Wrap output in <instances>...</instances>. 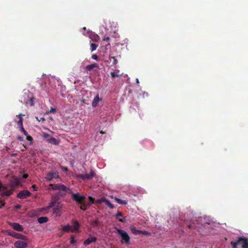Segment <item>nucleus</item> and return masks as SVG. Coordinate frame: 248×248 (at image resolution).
Masks as SVG:
<instances>
[{
  "label": "nucleus",
  "instance_id": "f257e3e1",
  "mask_svg": "<svg viewBox=\"0 0 248 248\" xmlns=\"http://www.w3.org/2000/svg\"><path fill=\"white\" fill-rule=\"evenodd\" d=\"M33 96L32 93L28 90H24L23 91V97L20 101L24 104H28L30 103L31 106H33Z\"/></svg>",
  "mask_w": 248,
  "mask_h": 248
},
{
  "label": "nucleus",
  "instance_id": "f03ea898",
  "mask_svg": "<svg viewBox=\"0 0 248 248\" xmlns=\"http://www.w3.org/2000/svg\"><path fill=\"white\" fill-rule=\"evenodd\" d=\"M81 32L83 35L88 36L93 41L97 42L99 39V36L97 34L90 30H87L85 27L82 29Z\"/></svg>",
  "mask_w": 248,
  "mask_h": 248
},
{
  "label": "nucleus",
  "instance_id": "7ed1b4c3",
  "mask_svg": "<svg viewBox=\"0 0 248 248\" xmlns=\"http://www.w3.org/2000/svg\"><path fill=\"white\" fill-rule=\"evenodd\" d=\"M49 189H52L53 190H59L62 192H65L69 193V189L70 188L67 187L65 185L58 183L56 184H49Z\"/></svg>",
  "mask_w": 248,
  "mask_h": 248
},
{
  "label": "nucleus",
  "instance_id": "20e7f679",
  "mask_svg": "<svg viewBox=\"0 0 248 248\" xmlns=\"http://www.w3.org/2000/svg\"><path fill=\"white\" fill-rule=\"evenodd\" d=\"M116 231L122 238V243L128 244L130 242V237L127 232L120 229H116Z\"/></svg>",
  "mask_w": 248,
  "mask_h": 248
},
{
  "label": "nucleus",
  "instance_id": "39448f33",
  "mask_svg": "<svg viewBox=\"0 0 248 248\" xmlns=\"http://www.w3.org/2000/svg\"><path fill=\"white\" fill-rule=\"evenodd\" d=\"M69 193L71 195L72 199L78 204H82L86 198L84 196L73 193L71 189H69Z\"/></svg>",
  "mask_w": 248,
  "mask_h": 248
},
{
  "label": "nucleus",
  "instance_id": "423d86ee",
  "mask_svg": "<svg viewBox=\"0 0 248 248\" xmlns=\"http://www.w3.org/2000/svg\"><path fill=\"white\" fill-rule=\"evenodd\" d=\"M95 173L93 170H91L89 173H86L85 174H79L77 175V177L83 181L91 180L95 175Z\"/></svg>",
  "mask_w": 248,
  "mask_h": 248
},
{
  "label": "nucleus",
  "instance_id": "0eeeda50",
  "mask_svg": "<svg viewBox=\"0 0 248 248\" xmlns=\"http://www.w3.org/2000/svg\"><path fill=\"white\" fill-rule=\"evenodd\" d=\"M0 192L2 196H9L13 194L12 190H7V186L3 185L0 181Z\"/></svg>",
  "mask_w": 248,
  "mask_h": 248
},
{
  "label": "nucleus",
  "instance_id": "6e6552de",
  "mask_svg": "<svg viewBox=\"0 0 248 248\" xmlns=\"http://www.w3.org/2000/svg\"><path fill=\"white\" fill-rule=\"evenodd\" d=\"M65 195V194H63L62 193L58 192L56 193L54 195L52 196L51 201L49 205H51L52 207L55 204H56L58 201H59L60 197L62 196H63Z\"/></svg>",
  "mask_w": 248,
  "mask_h": 248
},
{
  "label": "nucleus",
  "instance_id": "1a4fd4ad",
  "mask_svg": "<svg viewBox=\"0 0 248 248\" xmlns=\"http://www.w3.org/2000/svg\"><path fill=\"white\" fill-rule=\"evenodd\" d=\"M22 116H24V115L20 114L17 115V116L19 118V121H16V122L18 125L20 131L22 132L25 136H27L28 135V132L24 129L23 127V118L22 117Z\"/></svg>",
  "mask_w": 248,
  "mask_h": 248
},
{
  "label": "nucleus",
  "instance_id": "9d476101",
  "mask_svg": "<svg viewBox=\"0 0 248 248\" xmlns=\"http://www.w3.org/2000/svg\"><path fill=\"white\" fill-rule=\"evenodd\" d=\"M59 177L58 172L54 171L48 172L45 177L46 179L48 181H50L53 179H57Z\"/></svg>",
  "mask_w": 248,
  "mask_h": 248
},
{
  "label": "nucleus",
  "instance_id": "9b49d317",
  "mask_svg": "<svg viewBox=\"0 0 248 248\" xmlns=\"http://www.w3.org/2000/svg\"><path fill=\"white\" fill-rule=\"evenodd\" d=\"M90 201L88 202H83L82 204L80 206V208L83 210L85 211L88 206H91L92 204L94 203V198L91 196L89 197Z\"/></svg>",
  "mask_w": 248,
  "mask_h": 248
},
{
  "label": "nucleus",
  "instance_id": "f8f14e48",
  "mask_svg": "<svg viewBox=\"0 0 248 248\" xmlns=\"http://www.w3.org/2000/svg\"><path fill=\"white\" fill-rule=\"evenodd\" d=\"M21 181L20 179L17 177L15 178L13 180L10 181V186L11 187L12 190L13 192L14 191V189L20 184ZM7 190H8L7 188Z\"/></svg>",
  "mask_w": 248,
  "mask_h": 248
},
{
  "label": "nucleus",
  "instance_id": "ddd939ff",
  "mask_svg": "<svg viewBox=\"0 0 248 248\" xmlns=\"http://www.w3.org/2000/svg\"><path fill=\"white\" fill-rule=\"evenodd\" d=\"M31 193L28 190H22L20 191L17 195V198L19 199H26L30 197Z\"/></svg>",
  "mask_w": 248,
  "mask_h": 248
},
{
  "label": "nucleus",
  "instance_id": "4468645a",
  "mask_svg": "<svg viewBox=\"0 0 248 248\" xmlns=\"http://www.w3.org/2000/svg\"><path fill=\"white\" fill-rule=\"evenodd\" d=\"M14 246L16 248H27L28 244L25 242L18 240L15 243Z\"/></svg>",
  "mask_w": 248,
  "mask_h": 248
},
{
  "label": "nucleus",
  "instance_id": "2eb2a0df",
  "mask_svg": "<svg viewBox=\"0 0 248 248\" xmlns=\"http://www.w3.org/2000/svg\"><path fill=\"white\" fill-rule=\"evenodd\" d=\"M105 132L103 131H96L95 134L93 135V138L97 141H98L99 143L101 142V140H103L102 138V135L104 134Z\"/></svg>",
  "mask_w": 248,
  "mask_h": 248
},
{
  "label": "nucleus",
  "instance_id": "dca6fc26",
  "mask_svg": "<svg viewBox=\"0 0 248 248\" xmlns=\"http://www.w3.org/2000/svg\"><path fill=\"white\" fill-rule=\"evenodd\" d=\"M53 213L57 217H60L62 214V205L59 203L57 206L53 208Z\"/></svg>",
  "mask_w": 248,
  "mask_h": 248
},
{
  "label": "nucleus",
  "instance_id": "f3484780",
  "mask_svg": "<svg viewBox=\"0 0 248 248\" xmlns=\"http://www.w3.org/2000/svg\"><path fill=\"white\" fill-rule=\"evenodd\" d=\"M240 243H242V248H248V238L244 236L239 237Z\"/></svg>",
  "mask_w": 248,
  "mask_h": 248
},
{
  "label": "nucleus",
  "instance_id": "a211bd4d",
  "mask_svg": "<svg viewBox=\"0 0 248 248\" xmlns=\"http://www.w3.org/2000/svg\"><path fill=\"white\" fill-rule=\"evenodd\" d=\"M9 234H10V235L12 236L17 239H22V240H27V236L23 235L21 234L16 233L14 232L10 233Z\"/></svg>",
  "mask_w": 248,
  "mask_h": 248
},
{
  "label": "nucleus",
  "instance_id": "6ab92c4d",
  "mask_svg": "<svg viewBox=\"0 0 248 248\" xmlns=\"http://www.w3.org/2000/svg\"><path fill=\"white\" fill-rule=\"evenodd\" d=\"M10 225L16 231L22 232L23 230V227L18 223H11Z\"/></svg>",
  "mask_w": 248,
  "mask_h": 248
},
{
  "label": "nucleus",
  "instance_id": "aec40b11",
  "mask_svg": "<svg viewBox=\"0 0 248 248\" xmlns=\"http://www.w3.org/2000/svg\"><path fill=\"white\" fill-rule=\"evenodd\" d=\"M102 99L101 98H100L99 96V94H97L93 98L92 102V106L93 108H95L97 106L98 104L99 101H102Z\"/></svg>",
  "mask_w": 248,
  "mask_h": 248
},
{
  "label": "nucleus",
  "instance_id": "412c9836",
  "mask_svg": "<svg viewBox=\"0 0 248 248\" xmlns=\"http://www.w3.org/2000/svg\"><path fill=\"white\" fill-rule=\"evenodd\" d=\"M97 240V238L93 236H90L84 241V245L87 246L93 242H95Z\"/></svg>",
  "mask_w": 248,
  "mask_h": 248
},
{
  "label": "nucleus",
  "instance_id": "4be33fe9",
  "mask_svg": "<svg viewBox=\"0 0 248 248\" xmlns=\"http://www.w3.org/2000/svg\"><path fill=\"white\" fill-rule=\"evenodd\" d=\"M47 142L49 143H51L54 145H58L59 143V141L56 138L51 137L47 140Z\"/></svg>",
  "mask_w": 248,
  "mask_h": 248
},
{
  "label": "nucleus",
  "instance_id": "5701e85b",
  "mask_svg": "<svg viewBox=\"0 0 248 248\" xmlns=\"http://www.w3.org/2000/svg\"><path fill=\"white\" fill-rule=\"evenodd\" d=\"M114 200L119 204L126 205L127 203V202L126 201L121 200L117 197H115Z\"/></svg>",
  "mask_w": 248,
  "mask_h": 248
},
{
  "label": "nucleus",
  "instance_id": "b1692460",
  "mask_svg": "<svg viewBox=\"0 0 248 248\" xmlns=\"http://www.w3.org/2000/svg\"><path fill=\"white\" fill-rule=\"evenodd\" d=\"M62 231L63 232H69L70 231H73V230L71 226L68 224L62 227Z\"/></svg>",
  "mask_w": 248,
  "mask_h": 248
},
{
  "label": "nucleus",
  "instance_id": "393cba45",
  "mask_svg": "<svg viewBox=\"0 0 248 248\" xmlns=\"http://www.w3.org/2000/svg\"><path fill=\"white\" fill-rule=\"evenodd\" d=\"M48 220V218L46 217H40L37 219L38 222L40 224L46 223L47 222Z\"/></svg>",
  "mask_w": 248,
  "mask_h": 248
},
{
  "label": "nucleus",
  "instance_id": "a878e982",
  "mask_svg": "<svg viewBox=\"0 0 248 248\" xmlns=\"http://www.w3.org/2000/svg\"><path fill=\"white\" fill-rule=\"evenodd\" d=\"M104 202L106 205H107L108 207H109L110 209H113L114 208V205L111 203L110 201L108 200L107 198H105V199H104Z\"/></svg>",
  "mask_w": 248,
  "mask_h": 248
},
{
  "label": "nucleus",
  "instance_id": "bb28decb",
  "mask_svg": "<svg viewBox=\"0 0 248 248\" xmlns=\"http://www.w3.org/2000/svg\"><path fill=\"white\" fill-rule=\"evenodd\" d=\"M130 230L131 232L135 235L140 234V230L136 229V228L134 227H130Z\"/></svg>",
  "mask_w": 248,
  "mask_h": 248
},
{
  "label": "nucleus",
  "instance_id": "cd10ccee",
  "mask_svg": "<svg viewBox=\"0 0 248 248\" xmlns=\"http://www.w3.org/2000/svg\"><path fill=\"white\" fill-rule=\"evenodd\" d=\"M96 66H97V64H95V63L88 65L86 66V69L87 71H90L92 69H93V68H94V67H96Z\"/></svg>",
  "mask_w": 248,
  "mask_h": 248
},
{
  "label": "nucleus",
  "instance_id": "c85d7f7f",
  "mask_svg": "<svg viewBox=\"0 0 248 248\" xmlns=\"http://www.w3.org/2000/svg\"><path fill=\"white\" fill-rule=\"evenodd\" d=\"M105 199V197H102L100 199H97L96 201L94 200V203L101 204L102 202H104V199Z\"/></svg>",
  "mask_w": 248,
  "mask_h": 248
},
{
  "label": "nucleus",
  "instance_id": "c756f323",
  "mask_svg": "<svg viewBox=\"0 0 248 248\" xmlns=\"http://www.w3.org/2000/svg\"><path fill=\"white\" fill-rule=\"evenodd\" d=\"M240 243V241H239V237L238 239L235 242H232L231 244L232 245V248H237V245Z\"/></svg>",
  "mask_w": 248,
  "mask_h": 248
},
{
  "label": "nucleus",
  "instance_id": "7c9ffc66",
  "mask_svg": "<svg viewBox=\"0 0 248 248\" xmlns=\"http://www.w3.org/2000/svg\"><path fill=\"white\" fill-rule=\"evenodd\" d=\"M97 46H98L97 45H96L94 43H91V48H90L91 51L93 52V51L95 50L96 49Z\"/></svg>",
  "mask_w": 248,
  "mask_h": 248
},
{
  "label": "nucleus",
  "instance_id": "2f4dec72",
  "mask_svg": "<svg viewBox=\"0 0 248 248\" xmlns=\"http://www.w3.org/2000/svg\"><path fill=\"white\" fill-rule=\"evenodd\" d=\"M79 226V224L78 222L77 221H75L74 222V229H73V230H75V231L78 230Z\"/></svg>",
  "mask_w": 248,
  "mask_h": 248
},
{
  "label": "nucleus",
  "instance_id": "473e14b6",
  "mask_svg": "<svg viewBox=\"0 0 248 248\" xmlns=\"http://www.w3.org/2000/svg\"><path fill=\"white\" fill-rule=\"evenodd\" d=\"M51 208H52L51 205L49 204L48 206H47L46 207H44L42 208L41 211H46V210H49V209H50Z\"/></svg>",
  "mask_w": 248,
  "mask_h": 248
},
{
  "label": "nucleus",
  "instance_id": "72a5a7b5",
  "mask_svg": "<svg viewBox=\"0 0 248 248\" xmlns=\"http://www.w3.org/2000/svg\"><path fill=\"white\" fill-rule=\"evenodd\" d=\"M51 208H52L51 205L49 204L48 206H47L46 207H44L42 208L41 211H46V210H49V209H50Z\"/></svg>",
  "mask_w": 248,
  "mask_h": 248
},
{
  "label": "nucleus",
  "instance_id": "f704fd0d",
  "mask_svg": "<svg viewBox=\"0 0 248 248\" xmlns=\"http://www.w3.org/2000/svg\"><path fill=\"white\" fill-rule=\"evenodd\" d=\"M110 61H112V62L114 64H116L117 63V60L115 57H111L109 59Z\"/></svg>",
  "mask_w": 248,
  "mask_h": 248
},
{
  "label": "nucleus",
  "instance_id": "c9c22d12",
  "mask_svg": "<svg viewBox=\"0 0 248 248\" xmlns=\"http://www.w3.org/2000/svg\"><path fill=\"white\" fill-rule=\"evenodd\" d=\"M76 243V240L74 239V237L73 236H71L70 237V243L71 244H74Z\"/></svg>",
  "mask_w": 248,
  "mask_h": 248
},
{
  "label": "nucleus",
  "instance_id": "e433bc0d",
  "mask_svg": "<svg viewBox=\"0 0 248 248\" xmlns=\"http://www.w3.org/2000/svg\"><path fill=\"white\" fill-rule=\"evenodd\" d=\"M56 112V109L55 108L51 107L49 111V113H55Z\"/></svg>",
  "mask_w": 248,
  "mask_h": 248
},
{
  "label": "nucleus",
  "instance_id": "4c0bfd02",
  "mask_svg": "<svg viewBox=\"0 0 248 248\" xmlns=\"http://www.w3.org/2000/svg\"><path fill=\"white\" fill-rule=\"evenodd\" d=\"M140 231L141 232H140V234H142L145 235H148L149 234V232L146 231L140 230Z\"/></svg>",
  "mask_w": 248,
  "mask_h": 248
},
{
  "label": "nucleus",
  "instance_id": "58836bf2",
  "mask_svg": "<svg viewBox=\"0 0 248 248\" xmlns=\"http://www.w3.org/2000/svg\"><path fill=\"white\" fill-rule=\"evenodd\" d=\"M92 225L94 226H98V222L97 220H93L92 222Z\"/></svg>",
  "mask_w": 248,
  "mask_h": 248
},
{
  "label": "nucleus",
  "instance_id": "ea45409f",
  "mask_svg": "<svg viewBox=\"0 0 248 248\" xmlns=\"http://www.w3.org/2000/svg\"><path fill=\"white\" fill-rule=\"evenodd\" d=\"M111 76L112 78L119 77V75L115 73V72H111Z\"/></svg>",
  "mask_w": 248,
  "mask_h": 248
},
{
  "label": "nucleus",
  "instance_id": "a19ab883",
  "mask_svg": "<svg viewBox=\"0 0 248 248\" xmlns=\"http://www.w3.org/2000/svg\"><path fill=\"white\" fill-rule=\"evenodd\" d=\"M122 214L121 212H118L116 215H115V217L117 218H118L119 217H122Z\"/></svg>",
  "mask_w": 248,
  "mask_h": 248
},
{
  "label": "nucleus",
  "instance_id": "79ce46f5",
  "mask_svg": "<svg viewBox=\"0 0 248 248\" xmlns=\"http://www.w3.org/2000/svg\"><path fill=\"white\" fill-rule=\"evenodd\" d=\"M27 137V140L29 141H31L32 140V138L31 136H30L28 134L27 136H26Z\"/></svg>",
  "mask_w": 248,
  "mask_h": 248
},
{
  "label": "nucleus",
  "instance_id": "37998d69",
  "mask_svg": "<svg viewBox=\"0 0 248 248\" xmlns=\"http://www.w3.org/2000/svg\"><path fill=\"white\" fill-rule=\"evenodd\" d=\"M92 58L93 59V60H97L98 59V56L95 55V54H93L92 56Z\"/></svg>",
  "mask_w": 248,
  "mask_h": 248
},
{
  "label": "nucleus",
  "instance_id": "c03bdc74",
  "mask_svg": "<svg viewBox=\"0 0 248 248\" xmlns=\"http://www.w3.org/2000/svg\"><path fill=\"white\" fill-rule=\"evenodd\" d=\"M43 137L44 138H48L49 137V135L47 133H44L43 134Z\"/></svg>",
  "mask_w": 248,
  "mask_h": 248
},
{
  "label": "nucleus",
  "instance_id": "a18cd8bd",
  "mask_svg": "<svg viewBox=\"0 0 248 248\" xmlns=\"http://www.w3.org/2000/svg\"><path fill=\"white\" fill-rule=\"evenodd\" d=\"M61 169L64 172L67 171L68 170L67 168L66 167H64V166H61Z\"/></svg>",
  "mask_w": 248,
  "mask_h": 248
},
{
  "label": "nucleus",
  "instance_id": "49530a36",
  "mask_svg": "<svg viewBox=\"0 0 248 248\" xmlns=\"http://www.w3.org/2000/svg\"><path fill=\"white\" fill-rule=\"evenodd\" d=\"M31 187L32 188V190L34 191L37 190V187L35 185H33L31 186Z\"/></svg>",
  "mask_w": 248,
  "mask_h": 248
},
{
  "label": "nucleus",
  "instance_id": "de8ad7c7",
  "mask_svg": "<svg viewBox=\"0 0 248 248\" xmlns=\"http://www.w3.org/2000/svg\"><path fill=\"white\" fill-rule=\"evenodd\" d=\"M119 220L121 222H124L126 220V218H125V217H123L122 218H120L119 219Z\"/></svg>",
  "mask_w": 248,
  "mask_h": 248
},
{
  "label": "nucleus",
  "instance_id": "09e8293b",
  "mask_svg": "<svg viewBox=\"0 0 248 248\" xmlns=\"http://www.w3.org/2000/svg\"><path fill=\"white\" fill-rule=\"evenodd\" d=\"M188 228H189V229H192V228H194V227H195L194 225V224H191H191H188Z\"/></svg>",
  "mask_w": 248,
  "mask_h": 248
},
{
  "label": "nucleus",
  "instance_id": "8fccbe9b",
  "mask_svg": "<svg viewBox=\"0 0 248 248\" xmlns=\"http://www.w3.org/2000/svg\"><path fill=\"white\" fill-rule=\"evenodd\" d=\"M21 207V205L20 204H17L15 206V209H19Z\"/></svg>",
  "mask_w": 248,
  "mask_h": 248
},
{
  "label": "nucleus",
  "instance_id": "3c124183",
  "mask_svg": "<svg viewBox=\"0 0 248 248\" xmlns=\"http://www.w3.org/2000/svg\"><path fill=\"white\" fill-rule=\"evenodd\" d=\"M28 174H24L23 175L22 178H23V179H26V178H28Z\"/></svg>",
  "mask_w": 248,
  "mask_h": 248
},
{
  "label": "nucleus",
  "instance_id": "603ef678",
  "mask_svg": "<svg viewBox=\"0 0 248 248\" xmlns=\"http://www.w3.org/2000/svg\"><path fill=\"white\" fill-rule=\"evenodd\" d=\"M37 120H38V121L39 122H41V121H45V118H44V117H41V118H40V120H38V119H37Z\"/></svg>",
  "mask_w": 248,
  "mask_h": 248
},
{
  "label": "nucleus",
  "instance_id": "864d4df0",
  "mask_svg": "<svg viewBox=\"0 0 248 248\" xmlns=\"http://www.w3.org/2000/svg\"><path fill=\"white\" fill-rule=\"evenodd\" d=\"M17 139L19 140H20V141H22L23 140V139L22 137H21V136H18L17 137Z\"/></svg>",
  "mask_w": 248,
  "mask_h": 248
},
{
  "label": "nucleus",
  "instance_id": "5fc2aeb1",
  "mask_svg": "<svg viewBox=\"0 0 248 248\" xmlns=\"http://www.w3.org/2000/svg\"><path fill=\"white\" fill-rule=\"evenodd\" d=\"M145 95H146V96L148 95V93L147 92H144L143 93V94H142L143 97H144Z\"/></svg>",
  "mask_w": 248,
  "mask_h": 248
},
{
  "label": "nucleus",
  "instance_id": "6e6d98bb",
  "mask_svg": "<svg viewBox=\"0 0 248 248\" xmlns=\"http://www.w3.org/2000/svg\"><path fill=\"white\" fill-rule=\"evenodd\" d=\"M109 40V37H105L103 38V40L104 41H108Z\"/></svg>",
  "mask_w": 248,
  "mask_h": 248
},
{
  "label": "nucleus",
  "instance_id": "4d7b16f0",
  "mask_svg": "<svg viewBox=\"0 0 248 248\" xmlns=\"http://www.w3.org/2000/svg\"><path fill=\"white\" fill-rule=\"evenodd\" d=\"M136 81L137 83L139 84L140 83L139 80L138 78H136Z\"/></svg>",
  "mask_w": 248,
  "mask_h": 248
},
{
  "label": "nucleus",
  "instance_id": "13d9d810",
  "mask_svg": "<svg viewBox=\"0 0 248 248\" xmlns=\"http://www.w3.org/2000/svg\"><path fill=\"white\" fill-rule=\"evenodd\" d=\"M66 89L65 86L62 87V90L64 91Z\"/></svg>",
  "mask_w": 248,
  "mask_h": 248
},
{
  "label": "nucleus",
  "instance_id": "bf43d9fd",
  "mask_svg": "<svg viewBox=\"0 0 248 248\" xmlns=\"http://www.w3.org/2000/svg\"><path fill=\"white\" fill-rule=\"evenodd\" d=\"M61 95L62 96L65 97V95L64 94L62 93Z\"/></svg>",
  "mask_w": 248,
  "mask_h": 248
}]
</instances>
